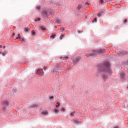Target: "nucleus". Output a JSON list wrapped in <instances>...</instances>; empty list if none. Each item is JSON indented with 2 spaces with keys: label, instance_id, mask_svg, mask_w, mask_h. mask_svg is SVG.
Masks as SVG:
<instances>
[{
  "label": "nucleus",
  "instance_id": "f257e3e1",
  "mask_svg": "<svg viewBox=\"0 0 128 128\" xmlns=\"http://www.w3.org/2000/svg\"><path fill=\"white\" fill-rule=\"evenodd\" d=\"M99 71L104 72H108V74H112V70L110 66V63L106 62L103 66L99 68Z\"/></svg>",
  "mask_w": 128,
  "mask_h": 128
},
{
  "label": "nucleus",
  "instance_id": "f03ea898",
  "mask_svg": "<svg viewBox=\"0 0 128 128\" xmlns=\"http://www.w3.org/2000/svg\"><path fill=\"white\" fill-rule=\"evenodd\" d=\"M104 52H106V50L104 49H101L98 50H94L92 51V52L88 54V55H87L88 56H96V54H104Z\"/></svg>",
  "mask_w": 128,
  "mask_h": 128
},
{
  "label": "nucleus",
  "instance_id": "7ed1b4c3",
  "mask_svg": "<svg viewBox=\"0 0 128 128\" xmlns=\"http://www.w3.org/2000/svg\"><path fill=\"white\" fill-rule=\"evenodd\" d=\"M36 74L39 76L40 78H42L44 76V70L42 68H38L36 70Z\"/></svg>",
  "mask_w": 128,
  "mask_h": 128
},
{
  "label": "nucleus",
  "instance_id": "20e7f679",
  "mask_svg": "<svg viewBox=\"0 0 128 128\" xmlns=\"http://www.w3.org/2000/svg\"><path fill=\"white\" fill-rule=\"evenodd\" d=\"M2 106H8V101L6 100H4L2 102Z\"/></svg>",
  "mask_w": 128,
  "mask_h": 128
},
{
  "label": "nucleus",
  "instance_id": "39448f33",
  "mask_svg": "<svg viewBox=\"0 0 128 128\" xmlns=\"http://www.w3.org/2000/svg\"><path fill=\"white\" fill-rule=\"evenodd\" d=\"M102 78L104 80H108V75L106 74H103L102 75Z\"/></svg>",
  "mask_w": 128,
  "mask_h": 128
},
{
  "label": "nucleus",
  "instance_id": "423d86ee",
  "mask_svg": "<svg viewBox=\"0 0 128 128\" xmlns=\"http://www.w3.org/2000/svg\"><path fill=\"white\" fill-rule=\"evenodd\" d=\"M80 60V58H78L75 60H74L73 61L74 64H76V62H78V60Z\"/></svg>",
  "mask_w": 128,
  "mask_h": 128
},
{
  "label": "nucleus",
  "instance_id": "0eeeda50",
  "mask_svg": "<svg viewBox=\"0 0 128 128\" xmlns=\"http://www.w3.org/2000/svg\"><path fill=\"white\" fill-rule=\"evenodd\" d=\"M20 34H18V36L16 38V40H18V38H20V40H24V38H20Z\"/></svg>",
  "mask_w": 128,
  "mask_h": 128
},
{
  "label": "nucleus",
  "instance_id": "6e6552de",
  "mask_svg": "<svg viewBox=\"0 0 128 128\" xmlns=\"http://www.w3.org/2000/svg\"><path fill=\"white\" fill-rule=\"evenodd\" d=\"M41 114H43V116H46L48 112V111H42L41 112Z\"/></svg>",
  "mask_w": 128,
  "mask_h": 128
},
{
  "label": "nucleus",
  "instance_id": "1a4fd4ad",
  "mask_svg": "<svg viewBox=\"0 0 128 128\" xmlns=\"http://www.w3.org/2000/svg\"><path fill=\"white\" fill-rule=\"evenodd\" d=\"M38 106L36 104H34L31 106V108H38Z\"/></svg>",
  "mask_w": 128,
  "mask_h": 128
},
{
  "label": "nucleus",
  "instance_id": "9d476101",
  "mask_svg": "<svg viewBox=\"0 0 128 128\" xmlns=\"http://www.w3.org/2000/svg\"><path fill=\"white\" fill-rule=\"evenodd\" d=\"M120 76L121 78H124V73L121 72L120 74Z\"/></svg>",
  "mask_w": 128,
  "mask_h": 128
},
{
  "label": "nucleus",
  "instance_id": "9b49d317",
  "mask_svg": "<svg viewBox=\"0 0 128 128\" xmlns=\"http://www.w3.org/2000/svg\"><path fill=\"white\" fill-rule=\"evenodd\" d=\"M54 112L55 114H58V110L56 109V108H54Z\"/></svg>",
  "mask_w": 128,
  "mask_h": 128
},
{
  "label": "nucleus",
  "instance_id": "f8f14e48",
  "mask_svg": "<svg viewBox=\"0 0 128 128\" xmlns=\"http://www.w3.org/2000/svg\"><path fill=\"white\" fill-rule=\"evenodd\" d=\"M56 24H61L62 23V21H60V20L58 19L56 20Z\"/></svg>",
  "mask_w": 128,
  "mask_h": 128
},
{
  "label": "nucleus",
  "instance_id": "ddd939ff",
  "mask_svg": "<svg viewBox=\"0 0 128 128\" xmlns=\"http://www.w3.org/2000/svg\"><path fill=\"white\" fill-rule=\"evenodd\" d=\"M60 58L61 60H68V56H66L63 58Z\"/></svg>",
  "mask_w": 128,
  "mask_h": 128
},
{
  "label": "nucleus",
  "instance_id": "4468645a",
  "mask_svg": "<svg viewBox=\"0 0 128 128\" xmlns=\"http://www.w3.org/2000/svg\"><path fill=\"white\" fill-rule=\"evenodd\" d=\"M41 28L42 30H46V28L44 26H41Z\"/></svg>",
  "mask_w": 128,
  "mask_h": 128
},
{
  "label": "nucleus",
  "instance_id": "2eb2a0df",
  "mask_svg": "<svg viewBox=\"0 0 128 128\" xmlns=\"http://www.w3.org/2000/svg\"><path fill=\"white\" fill-rule=\"evenodd\" d=\"M24 30L26 32H28V28H25L24 29Z\"/></svg>",
  "mask_w": 128,
  "mask_h": 128
},
{
  "label": "nucleus",
  "instance_id": "dca6fc26",
  "mask_svg": "<svg viewBox=\"0 0 128 128\" xmlns=\"http://www.w3.org/2000/svg\"><path fill=\"white\" fill-rule=\"evenodd\" d=\"M56 104H57V105H56V108H58V106H60V104L58 102H57Z\"/></svg>",
  "mask_w": 128,
  "mask_h": 128
},
{
  "label": "nucleus",
  "instance_id": "f3484780",
  "mask_svg": "<svg viewBox=\"0 0 128 128\" xmlns=\"http://www.w3.org/2000/svg\"><path fill=\"white\" fill-rule=\"evenodd\" d=\"M60 110H61V112H66V109H64V108H60Z\"/></svg>",
  "mask_w": 128,
  "mask_h": 128
},
{
  "label": "nucleus",
  "instance_id": "a211bd4d",
  "mask_svg": "<svg viewBox=\"0 0 128 128\" xmlns=\"http://www.w3.org/2000/svg\"><path fill=\"white\" fill-rule=\"evenodd\" d=\"M70 116H74V112H72L70 114Z\"/></svg>",
  "mask_w": 128,
  "mask_h": 128
},
{
  "label": "nucleus",
  "instance_id": "6ab92c4d",
  "mask_svg": "<svg viewBox=\"0 0 128 128\" xmlns=\"http://www.w3.org/2000/svg\"><path fill=\"white\" fill-rule=\"evenodd\" d=\"M31 32H32V34L33 36L36 34V32H34V30H32Z\"/></svg>",
  "mask_w": 128,
  "mask_h": 128
},
{
  "label": "nucleus",
  "instance_id": "aec40b11",
  "mask_svg": "<svg viewBox=\"0 0 128 128\" xmlns=\"http://www.w3.org/2000/svg\"><path fill=\"white\" fill-rule=\"evenodd\" d=\"M56 36V34H52L50 36L51 38H54V37Z\"/></svg>",
  "mask_w": 128,
  "mask_h": 128
},
{
  "label": "nucleus",
  "instance_id": "412c9836",
  "mask_svg": "<svg viewBox=\"0 0 128 128\" xmlns=\"http://www.w3.org/2000/svg\"><path fill=\"white\" fill-rule=\"evenodd\" d=\"M60 30V32H64V28H61Z\"/></svg>",
  "mask_w": 128,
  "mask_h": 128
},
{
  "label": "nucleus",
  "instance_id": "4be33fe9",
  "mask_svg": "<svg viewBox=\"0 0 128 128\" xmlns=\"http://www.w3.org/2000/svg\"><path fill=\"white\" fill-rule=\"evenodd\" d=\"M64 34H62V35L60 37V40H62V38H64Z\"/></svg>",
  "mask_w": 128,
  "mask_h": 128
},
{
  "label": "nucleus",
  "instance_id": "5701e85b",
  "mask_svg": "<svg viewBox=\"0 0 128 128\" xmlns=\"http://www.w3.org/2000/svg\"><path fill=\"white\" fill-rule=\"evenodd\" d=\"M2 110H6V106H3L2 108Z\"/></svg>",
  "mask_w": 128,
  "mask_h": 128
},
{
  "label": "nucleus",
  "instance_id": "b1692460",
  "mask_svg": "<svg viewBox=\"0 0 128 128\" xmlns=\"http://www.w3.org/2000/svg\"><path fill=\"white\" fill-rule=\"evenodd\" d=\"M49 98H50V100H53V98H54V96H50L49 97Z\"/></svg>",
  "mask_w": 128,
  "mask_h": 128
},
{
  "label": "nucleus",
  "instance_id": "393cba45",
  "mask_svg": "<svg viewBox=\"0 0 128 128\" xmlns=\"http://www.w3.org/2000/svg\"><path fill=\"white\" fill-rule=\"evenodd\" d=\"M97 19H98V18H94V20H93L92 22H96V20H97Z\"/></svg>",
  "mask_w": 128,
  "mask_h": 128
},
{
  "label": "nucleus",
  "instance_id": "a878e982",
  "mask_svg": "<svg viewBox=\"0 0 128 128\" xmlns=\"http://www.w3.org/2000/svg\"><path fill=\"white\" fill-rule=\"evenodd\" d=\"M126 22H128V20L126 19H125L124 21V24H126Z\"/></svg>",
  "mask_w": 128,
  "mask_h": 128
},
{
  "label": "nucleus",
  "instance_id": "bb28decb",
  "mask_svg": "<svg viewBox=\"0 0 128 128\" xmlns=\"http://www.w3.org/2000/svg\"><path fill=\"white\" fill-rule=\"evenodd\" d=\"M80 8H82V6L78 5V6L77 7V8H78V10H80Z\"/></svg>",
  "mask_w": 128,
  "mask_h": 128
},
{
  "label": "nucleus",
  "instance_id": "cd10ccee",
  "mask_svg": "<svg viewBox=\"0 0 128 128\" xmlns=\"http://www.w3.org/2000/svg\"><path fill=\"white\" fill-rule=\"evenodd\" d=\"M36 9L38 10H40V6H37Z\"/></svg>",
  "mask_w": 128,
  "mask_h": 128
},
{
  "label": "nucleus",
  "instance_id": "c85d7f7f",
  "mask_svg": "<svg viewBox=\"0 0 128 128\" xmlns=\"http://www.w3.org/2000/svg\"><path fill=\"white\" fill-rule=\"evenodd\" d=\"M102 16V13H100V12H99V13H98V16Z\"/></svg>",
  "mask_w": 128,
  "mask_h": 128
},
{
  "label": "nucleus",
  "instance_id": "c756f323",
  "mask_svg": "<svg viewBox=\"0 0 128 128\" xmlns=\"http://www.w3.org/2000/svg\"><path fill=\"white\" fill-rule=\"evenodd\" d=\"M128 54V52L126 51H124L123 52V54Z\"/></svg>",
  "mask_w": 128,
  "mask_h": 128
},
{
  "label": "nucleus",
  "instance_id": "7c9ffc66",
  "mask_svg": "<svg viewBox=\"0 0 128 128\" xmlns=\"http://www.w3.org/2000/svg\"><path fill=\"white\" fill-rule=\"evenodd\" d=\"M39 20H40V18H38L36 20V22H38V21H39Z\"/></svg>",
  "mask_w": 128,
  "mask_h": 128
},
{
  "label": "nucleus",
  "instance_id": "2f4dec72",
  "mask_svg": "<svg viewBox=\"0 0 128 128\" xmlns=\"http://www.w3.org/2000/svg\"><path fill=\"white\" fill-rule=\"evenodd\" d=\"M100 4H104V0H100Z\"/></svg>",
  "mask_w": 128,
  "mask_h": 128
},
{
  "label": "nucleus",
  "instance_id": "473e14b6",
  "mask_svg": "<svg viewBox=\"0 0 128 128\" xmlns=\"http://www.w3.org/2000/svg\"><path fill=\"white\" fill-rule=\"evenodd\" d=\"M15 34H14V32H13L12 35V38H14V36Z\"/></svg>",
  "mask_w": 128,
  "mask_h": 128
},
{
  "label": "nucleus",
  "instance_id": "72a5a7b5",
  "mask_svg": "<svg viewBox=\"0 0 128 128\" xmlns=\"http://www.w3.org/2000/svg\"><path fill=\"white\" fill-rule=\"evenodd\" d=\"M46 68H48L44 66V70H46Z\"/></svg>",
  "mask_w": 128,
  "mask_h": 128
},
{
  "label": "nucleus",
  "instance_id": "f704fd0d",
  "mask_svg": "<svg viewBox=\"0 0 128 128\" xmlns=\"http://www.w3.org/2000/svg\"><path fill=\"white\" fill-rule=\"evenodd\" d=\"M113 128H120V126H115Z\"/></svg>",
  "mask_w": 128,
  "mask_h": 128
},
{
  "label": "nucleus",
  "instance_id": "c9c22d12",
  "mask_svg": "<svg viewBox=\"0 0 128 128\" xmlns=\"http://www.w3.org/2000/svg\"><path fill=\"white\" fill-rule=\"evenodd\" d=\"M74 122H75V124H77L78 120H74Z\"/></svg>",
  "mask_w": 128,
  "mask_h": 128
},
{
  "label": "nucleus",
  "instance_id": "e433bc0d",
  "mask_svg": "<svg viewBox=\"0 0 128 128\" xmlns=\"http://www.w3.org/2000/svg\"><path fill=\"white\" fill-rule=\"evenodd\" d=\"M100 13L101 14H104V11H101V12H100Z\"/></svg>",
  "mask_w": 128,
  "mask_h": 128
},
{
  "label": "nucleus",
  "instance_id": "4c0bfd02",
  "mask_svg": "<svg viewBox=\"0 0 128 128\" xmlns=\"http://www.w3.org/2000/svg\"><path fill=\"white\" fill-rule=\"evenodd\" d=\"M2 56H4V53H2Z\"/></svg>",
  "mask_w": 128,
  "mask_h": 128
},
{
  "label": "nucleus",
  "instance_id": "58836bf2",
  "mask_svg": "<svg viewBox=\"0 0 128 128\" xmlns=\"http://www.w3.org/2000/svg\"><path fill=\"white\" fill-rule=\"evenodd\" d=\"M3 48H6V46H4V47H3Z\"/></svg>",
  "mask_w": 128,
  "mask_h": 128
},
{
  "label": "nucleus",
  "instance_id": "ea45409f",
  "mask_svg": "<svg viewBox=\"0 0 128 128\" xmlns=\"http://www.w3.org/2000/svg\"><path fill=\"white\" fill-rule=\"evenodd\" d=\"M55 28H56V26H55Z\"/></svg>",
  "mask_w": 128,
  "mask_h": 128
},
{
  "label": "nucleus",
  "instance_id": "a19ab883",
  "mask_svg": "<svg viewBox=\"0 0 128 128\" xmlns=\"http://www.w3.org/2000/svg\"><path fill=\"white\" fill-rule=\"evenodd\" d=\"M2 48V46H0V48Z\"/></svg>",
  "mask_w": 128,
  "mask_h": 128
},
{
  "label": "nucleus",
  "instance_id": "79ce46f5",
  "mask_svg": "<svg viewBox=\"0 0 128 128\" xmlns=\"http://www.w3.org/2000/svg\"><path fill=\"white\" fill-rule=\"evenodd\" d=\"M127 88H128V87H127Z\"/></svg>",
  "mask_w": 128,
  "mask_h": 128
}]
</instances>
